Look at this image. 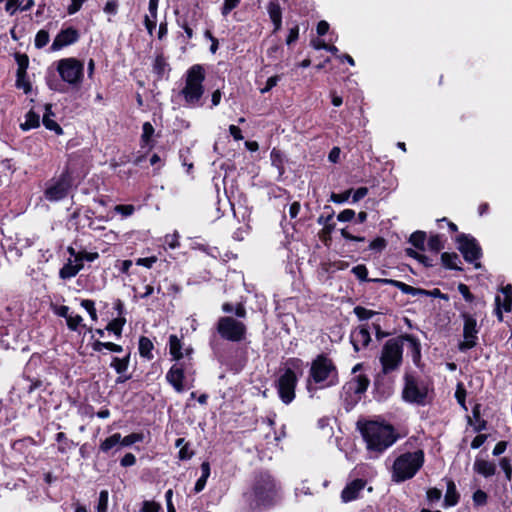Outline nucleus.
I'll return each instance as SVG.
<instances>
[{
    "label": "nucleus",
    "instance_id": "nucleus-1",
    "mask_svg": "<svg viewBox=\"0 0 512 512\" xmlns=\"http://www.w3.org/2000/svg\"><path fill=\"white\" fill-rule=\"evenodd\" d=\"M339 383V375L333 360L324 354L318 355L312 362L307 379V390L312 397L317 389H326Z\"/></svg>",
    "mask_w": 512,
    "mask_h": 512
},
{
    "label": "nucleus",
    "instance_id": "nucleus-2",
    "mask_svg": "<svg viewBox=\"0 0 512 512\" xmlns=\"http://www.w3.org/2000/svg\"><path fill=\"white\" fill-rule=\"evenodd\" d=\"M245 500L252 509L272 505L277 498V487L268 473H260L255 477L251 489L244 494Z\"/></svg>",
    "mask_w": 512,
    "mask_h": 512
},
{
    "label": "nucleus",
    "instance_id": "nucleus-3",
    "mask_svg": "<svg viewBox=\"0 0 512 512\" xmlns=\"http://www.w3.org/2000/svg\"><path fill=\"white\" fill-rule=\"evenodd\" d=\"M367 449L377 454L382 453L396 441L392 426L377 421L367 422L361 429Z\"/></svg>",
    "mask_w": 512,
    "mask_h": 512
},
{
    "label": "nucleus",
    "instance_id": "nucleus-4",
    "mask_svg": "<svg viewBox=\"0 0 512 512\" xmlns=\"http://www.w3.org/2000/svg\"><path fill=\"white\" fill-rule=\"evenodd\" d=\"M424 452L421 449L401 453L395 458L391 478L396 483H401L413 478L424 464Z\"/></svg>",
    "mask_w": 512,
    "mask_h": 512
},
{
    "label": "nucleus",
    "instance_id": "nucleus-5",
    "mask_svg": "<svg viewBox=\"0 0 512 512\" xmlns=\"http://www.w3.org/2000/svg\"><path fill=\"white\" fill-rule=\"evenodd\" d=\"M205 79L204 68L199 65H193L185 74V84L180 91L183 96L185 104L188 107L201 106V98L204 94L203 82Z\"/></svg>",
    "mask_w": 512,
    "mask_h": 512
},
{
    "label": "nucleus",
    "instance_id": "nucleus-6",
    "mask_svg": "<svg viewBox=\"0 0 512 512\" xmlns=\"http://www.w3.org/2000/svg\"><path fill=\"white\" fill-rule=\"evenodd\" d=\"M361 369L362 364H356L352 369L353 377L342 388V397L346 410H350L360 401L369 386L370 381L368 377L364 374H357Z\"/></svg>",
    "mask_w": 512,
    "mask_h": 512
},
{
    "label": "nucleus",
    "instance_id": "nucleus-7",
    "mask_svg": "<svg viewBox=\"0 0 512 512\" xmlns=\"http://www.w3.org/2000/svg\"><path fill=\"white\" fill-rule=\"evenodd\" d=\"M403 340L392 338L386 341L382 348L380 362L384 374H388L399 368L402 363Z\"/></svg>",
    "mask_w": 512,
    "mask_h": 512
},
{
    "label": "nucleus",
    "instance_id": "nucleus-8",
    "mask_svg": "<svg viewBox=\"0 0 512 512\" xmlns=\"http://www.w3.org/2000/svg\"><path fill=\"white\" fill-rule=\"evenodd\" d=\"M402 395L406 402L424 406L428 403L429 386L425 381L407 374Z\"/></svg>",
    "mask_w": 512,
    "mask_h": 512
},
{
    "label": "nucleus",
    "instance_id": "nucleus-9",
    "mask_svg": "<svg viewBox=\"0 0 512 512\" xmlns=\"http://www.w3.org/2000/svg\"><path fill=\"white\" fill-rule=\"evenodd\" d=\"M194 369L190 361H178L167 372L166 380L173 386L175 391L181 393L185 390V384L193 381Z\"/></svg>",
    "mask_w": 512,
    "mask_h": 512
},
{
    "label": "nucleus",
    "instance_id": "nucleus-10",
    "mask_svg": "<svg viewBox=\"0 0 512 512\" xmlns=\"http://www.w3.org/2000/svg\"><path fill=\"white\" fill-rule=\"evenodd\" d=\"M61 79L71 86H79L84 77V65L76 58H64L57 62Z\"/></svg>",
    "mask_w": 512,
    "mask_h": 512
},
{
    "label": "nucleus",
    "instance_id": "nucleus-11",
    "mask_svg": "<svg viewBox=\"0 0 512 512\" xmlns=\"http://www.w3.org/2000/svg\"><path fill=\"white\" fill-rule=\"evenodd\" d=\"M246 331V325L231 316L220 317L217 322V332L219 335L231 342H241L244 340Z\"/></svg>",
    "mask_w": 512,
    "mask_h": 512
},
{
    "label": "nucleus",
    "instance_id": "nucleus-12",
    "mask_svg": "<svg viewBox=\"0 0 512 512\" xmlns=\"http://www.w3.org/2000/svg\"><path fill=\"white\" fill-rule=\"evenodd\" d=\"M297 381L295 372L290 368H287L278 378L277 393L284 404H290L294 400Z\"/></svg>",
    "mask_w": 512,
    "mask_h": 512
},
{
    "label": "nucleus",
    "instance_id": "nucleus-13",
    "mask_svg": "<svg viewBox=\"0 0 512 512\" xmlns=\"http://www.w3.org/2000/svg\"><path fill=\"white\" fill-rule=\"evenodd\" d=\"M458 249L463 254L464 259L474 264L475 268L480 267L478 260L482 255L481 247L477 240L469 235L460 234L456 239Z\"/></svg>",
    "mask_w": 512,
    "mask_h": 512
},
{
    "label": "nucleus",
    "instance_id": "nucleus-14",
    "mask_svg": "<svg viewBox=\"0 0 512 512\" xmlns=\"http://www.w3.org/2000/svg\"><path fill=\"white\" fill-rule=\"evenodd\" d=\"M461 316L464 321L463 341L459 343L458 348L461 352H465L477 345L479 327L476 318L471 314L463 313Z\"/></svg>",
    "mask_w": 512,
    "mask_h": 512
},
{
    "label": "nucleus",
    "instance_id": "nucleus-15",
    "mask_svg": "<svg viewBox=\"0 0 512 512\" xmlns=\"http://www.w3.org/2000/svg\"><path fill=\"white\" fill-rule=\"evenodd\" d=\"M70 186L69 176L62 174L47 186L44 192L45 198L51 202L60 201L67 196Z\"/></svg>",
    "mask_w": 512,
    "mask_h": 512
},
{
    "label": "nucleus",
    "instance_id": "nucleus-16",
    "mask_svg": "<svg viewBox=\"0 0 512 512\" xmlns=\"http://www.w3.org/2000/svg\"><path fill=\"white\" fill-rule=\"evenodd\" d=\"M78 38H79V33L76 29H74L72 27L63 29L55 37V39L51 45V50L58 51V50L62 49L63 47H66L68 45L75 43L78 40Z\"/></svg>",
    "mask_w": 512,
    "mask_h": 512
},
{
    "label": "nucleus",
    "instance_id": "nucleus-17",
    "mask_svg": "<svg viewBox=\"0 0 512 512\" xmlns=\"http://www.w3.org/2000/svg\"><path fill=\"white\" fill-rule=\"evenodd\" d=\"M365 484V481L362 479H355L347 484L341 493L342 501L348 503L356 500L359 497L360 492L364 489Z\"/></svg>",
    "mask_w": 512,
    "mask_h": 512
},
{
    "label": "nucleus",
    "instance_id": "nucleus-18",
    "mask_svg": "<svg viewBox=\"0 0 512 512\" xmlns=\"http://www.w3.org/2000/svg\"><path fill=\"white\" fill-rule=\"evenodd\" d=\"M370 341V332L366 326H360L351 333V343L355 351L365 348Z\"/></svg>",
    "mask_w": 512,
    "mask_h": 512
},
{
    "label": "nucleus",
    "instance_id": "nucleus-19",
    "mask_svg": "<svg viewBox=\"0 0 512 512\" xmlns=\"http://www.w3.org/2000/svg\"><path fill=\"white\" fill-rule=\"evenodd\" d=\"M372 281L383 283V284H390L395 287H397L399 290H401L404 294L416 296V295H424L427 294V292L423 289L415 288L413 286H410L404 282L392 280V279H373Z\"/></svg>",
    "mask_w": 512,
    "mask_h": 512
},
{
    "label": "nucleus",
    "instance_id": "nucleus-20",
    "mask_svg": "<svg viewBox=\"0 0 512 512\" xmlns=\"http://www.w3.org/2000/svg\"><path fill=\"white\" fill-rule=\"evenodd\" d=\"M474 471L484 477L493 476L496 472V465L493 462L476 459L473 465Z\"/></svg>",
    "mask_w": 512,
    "mask_h": 512
},
{
    "label": "nucleus",
    "instance_id": "nucleus-21",
    "mask_svg": "<svg viewBox=\"0 0 512 512\" xmlns=\"http://www.w3.org/2000/svg\"><path fill=\"white\" fill-rule=\"evenodd\" d=\"M399 339L403 340V345L407 343V347L412 354L413 361L417 362L420 359L421 352L420 343L418 342V340L411 335H405L399 337Z\"/></svg>",
    "mask_w": 512,
    "mask_h": 512
},
{
    "label": "nucleus",
    "instance_id": "nucleus-22",
    "mask_svg": "<svg viewBox=\"0 0 512 512\" xmlns=\"http://www.w3.org/2000/svg\"><path fill=\"white\" fill-rule=\"evenodd\" d=\"M169 351L176 362L180 361L184 356L182 342L176 335H170L169 337Z\"/></svg>",
    "mask_w": 512,
    "mask_h": 512
},
{
    "label": "nucleus",
    "instance_id": "nucleus-23",
    "mask_svg": "<svg viewBox=\"0 0 512 512\" xmlns=\"http://www.w3.org/2000/svg\"><path fill=\"white\" fill-rule=\"evenodd\" d=\"M459 494L457 493L456 486L452 481L447 484V490L444 498V507H452L458 503Z\"/></svg>",
    "mask_w": 512,
    "mask_h": 512
},
{
    "label": "nucleus",
    "instance_id": "nucleus-24",
    "mask_svg": "<svg viewBox=\"0 0 512 512\" xmlns=\"http://www.w3.org/2000/svg\"><path fill=\"white\" fill-rule=\"evenodd\" d=\"M54 114L52 113L51 106L45 105V113L43 115V125L51 130L56 132L57 134H62V128L55 122L51 116Z\"/></svg>",
    "mask_w": 512,
    "mask_h": 512
},
{
    "label": "nucleus",
    "instance_id": "nucleus-25",
    "mask_svg": "<svg viewBox=\"0 0 512 512\" xmlns=\"http://www.w3.org/2000/svg\"><path fill=\"white\" fill-rule=\"evenodd\" d=\"M80 271V264H76L72 262V259H69L68 262L60 269L59 276L62 279H71L77 275Z\"/></svg>",
    "mask_w": 512,
    "mask_h": 512
},
{
    "label": "nucleus",
    "instance_id": "nucleus-26",
    "mask_svg": "<svg viewBox=\"0 0 512 512\" xmlns=\"http://www.w3.org/2000/svg\"><path fill=\"white\" fill-rule=\"evenodd\" d=\"M40 125V115L30 110L25 115V121L21 123L20 127L22 130L27 131L33 128H37Z\"/></svg>",
    "mask_w": 512,
    "mask_h": 512
},
{
    "label": "nucleus",
    "instance_id": "nucleus-27",
    "mask_svg": "<svg viewBox=\"0 0 512 512\" xmlns=\"http://www.w3.org/2000/svg\"><path fill=\"white\" fill-rule=\"evenodd\" d=\"M441 260L446 268L461 270L459 266V264H461V260L456 253L445 252L441 255Z\"/></svg>",
    "mask_w": 512,
    "mask_h": 512
},
{
    "label": "nucleus",
    "instance_id": "nucleus-28",
    "mask_svg": "<svg viewBox=\"0 0 512 512\" xmlns=\"http://www.w3.org/2000/svg\"><path fill=\"white\" fill-rule=\"evenodd\" d=\"M56 441L58 442V451L62 454H66L74 447L73 441L69 440L63 432L56 434Z\"/></svg>",
    "mask_w": 512,
    "mask_h": 512
},
{
    "label": "nucleus",
    "instance_id": "nucleus-29",
    "mask_svg": "<svg viewBox=\"0 0 512 512\" xmlns=\"http://www.w3.org/2000/svg\"><path fill=\"white\" fill-rule=\"evenodd\" d=\"M120 441H121V434L115 433V434L111 435L110 437L106 438L104 441H102L99 448L102 452L107 453L112 448H114L118 445L120 446Z\"/></svg>",
    "mask_w": 512,
    "mask_h": 512
},
{
    "label": "nucleus",
    "instance_id": "nucleus-30",
    "mask_svg": "<svg viewBox=\"0 0 512 512\" xmlns=\"http://www.w3.org/2000/svg\"><path fill=\"white\" fill-rule=\"evenodd\" d=\"M129 359H130L129 354L127 356L123 357V358L113 357L110 366L112 368H114V370L118 374H124L127 371V369H128Z\"/></svg>",
    "mask_w": 512,
    "mask_h": 512
},
{
    "label": "nucleus",
    "instance_id": "nucleus-31",
    "mask_svg": "<svg viewBox=\"0 0 512 512\" xmlns=\"http://www.w3.org/2000/svg\"><path fill=\"white\" fill-rule=\"evenodd\" d=\"M152 350H153V343L151 342V340L147 337H141L139 339L140 355L147 359H151L153 357Z\"/></svg>",
    "mask_w": 512,
    "mask_h": 512
},
{
    "label": "nucleus",
    "instance_id": "nucleus-32",
    "mask_svg": "<svg viewBox=\"0 0 512 512\" xmlns=\"http://www.w3.org/2000/svg\"><path fill=\"white\" fill-rule=\"evenodd\" d=\"M426 234L423 231H416L411 234L409 242L417 249L425 250Z\"/></svg>",
    "mask_w": 512,
    "mask_h": 512
},
{
    "label": "nucleus",
    "instance_id": "nucleus-33",
    "mask_svg": "<svg viewBox=\"0 0 512 512\" xmlns=\"http://www.w3.org/2000/svg\"><path fill=\"white\" fill-rule=\"evenodd\" d=\"M126 322V319L123 317H118L116 319H113L107 326L106 330L113 332L115 336L120 337L122 334L123 326Z\"/></svg>",
    "mask_w": 512,
    "mask_h": 512
},
{
    "label": "nucleus",
    "instance_id": "nucleus-34",
    "mask_svg": "<svg viewBox=\"0 0 512 512\" xmlns=\"http://www.w3.org/2000/svg\"><path fill=\"white\" fill-rule=\"evenodd\" d=\"M154 134V127L150 122H145L142 126L141 141L143 145L148 146Z\"/></svg>",
    "mask_w": 512,
    "mask_h": 512
},
{
    "label": "nucleus",
    "instance_id": "nucleus-35",
    "mask_svg": "<svg viewBox=\"0 0 512 512\" xmlns=\"http://www.w3.org/2000/svg\"><path fill=\"white\" fill-rule=\"evenodd\" d=\"M427 245L430 251L438 253L444 248V241L440 235H432L429 238Z\"/></svg>",
    "mask_w": 512,
    "mask_h": 512
},
{
    "label": "nucleus",
    "instance_id": "nucleus-36",
    "mask_svg": "<svg viewBox=\"0 0 512 512\" xmlns=\"http://www.w3.org/2000/svg\"><path fill=\"white\" fill-rule=\"evenodd\" d=\"M143 434L140 433H132L125 437L121 436L120 446L128 447L133 445L134 443L143 441Z\"/></svg>",
    "mask_w": 512,
    "mask_h": 512
},
{
    "label": "nucleus",
    "instance_id": "nucleus-37",
    "mask_svg": "<svg viewBox=\"0 0 512 512\" xmlns=\"http://www.w3.org/2000/svg\"><path fill=\"white\" fill-rule=\"evenodd\" d=\"M270 158H271L272 165L278 169L280 174H282L283 173V155H282L281 151L274 148L271 151Z\"/></svg>",
    "mask_w": 512,
    "mask_h": 512
},
{
    "label": "nucleus",
    "instance_id": "nucleus-38",
    "mask_svg": "<svg viewBox=\"0 0 512 512\" xmlns=\"http://www.w3.org/2000/svg\"><path fill=\"white\" fill-rule=\"evenodd\" d=\"M267 11H268V14H269V17L271 20L277 19V18H282V10H281L280 4L275 0H271L269 2Z\"/></svg>",
    "mask_w": 512,
    "mask_h": 512
},
{
    "label": "nucleus",
    "instance_id": "nucleus-39",
    "mask_svg": "<svg viewBox=\"0 0 512 512\" xmlns=\"http://www.w3.org/2000/svg\"><path fill=\"white\" fill-rule=\"evenodd\" d=\"M66 322L70 330L77 331L78 328L82 325L83 318L78 314L73 315L72 313H70V315L66 319Z\"/></svg>",
    "mask_w": 512,
    "mask_h": 512
},
{
    "label": "nucleus",
    "instance_id": "nucleus-40",
    "mask_svg": "<svg viewBox=\"0 0 512 512\" xmlns=\"http://www.w3.org/2000/svg\"><path fill=\"white\" fill-rule=\"evenodd\" d=\"M81 306L88 312L93 321H97V311L93 300L84 299L81 301Z\"/></svg>",
    "mask_w": 512,
    "mask_h": 512
},
{
    "label": "nucleus",
    "instance_id": "nucleus-41",
    "mask_svg": "<svg viewBox=\"0 0 512 512\" xmlns=\"http://www.w3.org/2000/svg\"><path fill=\"white\" fill-rule=\"evenodd\" d=\"M49 33L46 30H40L35 36V46L37 48H43L49 42Z\"/></svg>",
    "mask_w": 512,
    "mask_h": 512
},
{
    "label": "nucleus",
    "instance_id": "nucleus-42",
    "mask_svg": "<svg viewBox=\"0 0 512 512\" xmlns=\"http://www.w3.org/2000/svg\"><path fill=\"white\" fill-rule=\"evenodd\" d=\"M168 64L162 56H157L154 61V72L163 76L167 70Z\"/></svg>",
    "mask_w": 512,
    "mask_h": 512
},
{
    "label": "nucleus",
    "instance_id": "nucleus-43",
    "mask_svg": "<svg viewBox=\"0 0 512 512\" xmlns=\"http://www.w3.org/2000/svg\"><path fill=\"white\" fill-rule=\"evenodd\" d=\"M107 508H108V491L102 490L99 493L98 504H97L96 509H97V512H107Z\"/></svg>",
    "mask_w": 512,
    "mask_h": 512
},
{
    "label": "nucleus",
    "instance_id": "nucleus-44",
    "mask_svg": "<svg viewBox=\"0 0 512 512\" xmlns=\"http://www.w3.org/2000/svg\"><path fill=\"white\" fill-rule=\"evenodd\" d=\"M114 211L120 214L122 217L127 218L135 212V207L131 204L127 205H116Z\"/></svg>",
    "mask_w": 512,
    "mask_h": 512
},
{
    "label": "nucleus",
    "instance_id": "nucleus-45",
    "mask_svg": "<svg viewBox=\"0 0 512 512\" xmlns=\"http://www.w3.org/2000/svg\"><path fill=\"white\" fill-rule=\"evenodd\" d=\"M16 60L18 64L17 75H25L29 64L28 57L26 55H17Z\"/></svg>",
    "mask_w": 512,
    "mask_h": 512
},
{
    "label": "nucleus",
    "instance_id": "nucleus-46",
    "mask_svg": "<svg viewBox=\"0 0 512 512\" xmlns=\"http://www.w3.org/2000/svg\"><path fill=\"white\" fill-rule=\"evenodd\" d=\"M502 292L504 294V300H503V309L505 311H509L510 307L512 305V288L510 285L506 286L502 289Z\"/></svg>",
    "mask_w": 512,
    "mask_h": 512
},
{
    "label": "nucleus",
    "instance_id": "nucleus-47",
    "mask_svg": "<svg viewBox=\"0 0 512 512\" xmlns=\"http://www.w3.org/2000/svg\"><path fill=\"white\" fill-rule=\"evenodd\" d=\"M499 464L505 473L506 479L510 481L512 477V465L510 459H508L507 457H503L500 459Z\"/></svg>",
    "mask_w": 512,
    "mask_h": 512
},
{
    "label": "nucleus",
    "instance_id": "nucleus-48",
    "mask_svg": "<svg viewBox=\"0 0 512 512\" xmlns=\"http://www.w3.org/2000/svg\"><path fill=\"white\" fill-rule=\"evenodd\" d=\"M16 86L19 89H23L26 94L30 92L31 85L27 80L26 74L17 75Z\"/></svg>",
    "mask_w": 512,
    "mask_h": 512
},
{
    "label": "nucleus",
    "instance_id": "nucleus-49",
    "mask_svg": "<svg viewBox=\"0 0 512 512\" xmlns=\"http://www.w3.org/2000/svg\"><path fill=\"white\" fill-rule=\"evenodd\" d=\"M352 273L360 280L367 281L368 270L364 265H357L352 268Z\"/></svg>",
    "mask_w": 512,
    "mask_h": 512
},
{
    "label": "nucleus",
    "instance_id": "nucleus-50",
    "mask_svg": "<svg viewBox=\"0 0 512 512\" xmlns=\"http://www.w3.org/2000/svg\"><path fill=\"white\" fill-rule=\"evenodd\" d=\"M178 238H179V235L177 232L173 233V234H168L165 236L164 238V243L165 245H167L169 248L171 249H175L179 246V241H178Z\"/></svg>",
    "mask_w": 512,
    "mask_h": 512
},
{
    "label": "nucleus",
    "instance_id": "nucleus-51",
    "mask_svg": "<svg viewBox=\"0 0 512 512\" xmlns=\"http://www.w3.org/2000/svg\"><path fill=\"white\" fill-rule=\"evenodd\" d=\"M161 506L154 501H144L140 512H159Z\"/></svg>",
    "mask_w": 512,
    "mask_h": 512
},
{
    "label": "nucleus",
    "instance_id": "nucleus-52",
    "mask_svg": "<svg viewBox=\"0 0 512 512\" xmlns=\"http://www.w3.org/2000/svg\"><path fill=\"white\" fill-rule=\"evenodd\" d=\"M354 313L357 315V317L361 320H367L372 317L374 314L371 310H368L364 307L357 306L354 308Z\"/></svg>",
    "mask_w": 512,
    "mask_h": 512
},
{
    "label": "nucleus",
    "instance_id": "nucleus-53",
    "mask_svg": "<svg viewBox=\"0 0 512 512\" xmlns=\"http://www.w3.org/2000/svg\"><path fill=\"white\" fill-rule=\"evenodd\" d=\"M240 0H224L222 15L227 16L234 8L238 6Z\"/></svg>",
    "mask_w": 512,
    "mask_h": 512
},
{
    "label": "nucleus",
    "instance_id": "nucleus-54",
    "mask_svg": "<svg viewBox=\"0 0 512 512\" xmlns=\"http://www.w3.org/2000/svg\"><path fill=\"white\" fill-rule=\"evenodd\" d=\"M442 497V491L437 488H430L427 491V499L430 503H435L439 501Z\"/></svg>",
    "mask_w": 512,
    "mask_h": 512
},
{
    "label": "nucleus",
    "instance_id": "nucleus-55",
    "mask_svg": "<svg viewBox=\"0 0 512 512\" xmlns=\"http://www.w3.org/2000/svg\"><path fill=\"white\" fill-rule=\"evenodd\" d=\"M280 80V76L278 75H275V76H272V77H269L266 81V85L265 87H263L260 92L262 94L264 93H267L269 92L273 87H275L277 85V83L279 82Z\"/></svg>",
    "mask_w": 512,
    "mask_h": 512
},
{
    "label": "nucleus",
    "instance_id": "nucleus-56",
    "mask_svg": "<svg viewBox=\"0 0 512 512\" xmlns=\"http://www.w3.org/2000/svg\"><path fill=\"white\" fill-rule=\"evenodd\" d=\"M406 254L412 258L417 259L419 262L424 263L425 265H429L428 258L425 255L420 254L412 248L406 249Z\"/></svg>",
    "mask_w": 512,
    "mask_h": 512
},
{
    "label": "nucleus",
    "instance_id": "nucleus-57",
    "mask_svg": "<svg viewBox=\"0 0 512 512\" xmlns=\"http://www.w3.org/2000/svg\"><path fill=\"white\" fill-rule=\"evenodd\" d=\"M473 501L478 506L484 505L487 502V494L482 490H477L473 494Z\"/></svg>",
    "mask_w": 512,
    "mask_h": 512
},
{
    "label": "nucleus",
    "instance_id": "nucleus-58",
    "mask_svg": "<svg viewBox=\"0 0 512 512\" xmlns=\"http://www.w3.org/2000/svg\"><path fill=\"white\" fill-rule=\"evenodd\" d=\"M355 216V211L352 209H345L340 212L337 216V219L341 222H348L352 220Z\"/></svg>",
    "mask_w": 512,
    "mask_h": 512
},
{
    "label": "nucleus",
    "instance_id": "nucleus-59",
    "mask_svg": "<svg viewBox=\"0 0 512 512\" xmlns=\"http://www.w3.org/2000/svg\"><path fill=\"white\" fill-rule=\"evenodd\" d=\"M351 190H348V191H345L343 193H340V194H335L333 193L331 195V200L334 202V203H343L345 201H347L351 195Z\"/></svg>",
    "mask_w": 512,
    "mask_h": 512
},
{
    "label": "nucleus",
    "instance_id": "nucleus-60",
    "mask_svg": "<svg viewBox=\"0 0 512 512\" xmlns=\"http://www.w3.org/2000/svg\"><path fill=\"white\" fill-rule=\"evenodd\" d=\"M84 2L85 0H71V3L67 8L68 14L73 15L76 12H78L81 9Z\"/></svg>",
    "mask_w": 512,
    "mask_h": 512
},
{
    "label": "nucleus",
    "instance_id": "nucleus-61",
    "mask_svg": "<svg viewBox=\"0 0 512 512\" xmlns=\"http://www.w3.org/2000/svg\"><path fill=\"white\" fill-rule=\"evenodd\" d=\"M157 18H152L151 15H146L144 18L145 27L150 35L153 34L154 29L156 28Z\"/></svg>",
    "mask_w": 512,
    "mask_h": 512
},
{
    "label": "nucleus",
    "instance_id": "nucleus-62",
    "mask_svg": "<svg viewBox=\"0 0 512 512\" xmlns=\"http://www.w3.org/2000/svg\"><path fill=\"white\" fill-rule=\"evenodd\" d=\"M458 290L459 292L461 293V295L463 296V298L467 301V302H472L473 301V294L469 291V288L467 285L465 284H460L458 286Z\"/></svg>",
    "mask_w": 512,
    "mask_h": 512
},
{
    "label": "nucleus",
    "instance_id": "nucleus-63",
    "mask_svg": "<svg viewBox=\"0 0 512 512\" xmlns=\"http://www.w3.org/2000/svg\"><path fill=\"white\" fill-rule=\"evenodd\" d=\"M136 463V457L132 453H127L123 456L121 459V465L123 467H130L133 466Z\"/></svg>",
    "mask_w": 512,
    "mask_h": 512
},
{
    "label": "nucleus",
    "instance_id": "nucleus-64",
    "mask_svg": "<svg viewBox=\"0 0 512 512\" xmlns=\"http://www.w3.org/2000/svg\"><path fill=\"white\" fill-rule=\"evenodd\" d=\"M193 456V452L189 449L188 444L183 445L179 450L180 460H189Z\"/></svg>",
    "mask_w": 512,
    "mask_h": 512
}]
</instances>
